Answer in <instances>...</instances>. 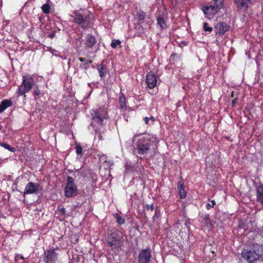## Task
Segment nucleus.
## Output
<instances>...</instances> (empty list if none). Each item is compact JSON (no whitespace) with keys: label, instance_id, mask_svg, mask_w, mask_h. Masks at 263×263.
<instances>
[{"label":"nucleus","instance_id":"obj_1","mask_svg":"<svg viewBox=\"0 0 263 263\" xmlns=\"http://www.w3.org/2000/svg\"><path fill=\"white\" fill-rule=\"evenodd\" d=\"M133 140L136 141V146L134 152L140 155H146L151 149V145L154 142L157 143L158 141L155 137L147 134L135 135Z\"/></svg>","mask_w":263,"mask_h":263},{"label":"nucleus","instance_id":"obj_2","mask_svg":"<svg viewBox=\"0 0 263 263\" xmlns=\"http://www.w3.org/2000/svg\"><path fill=\"white\" fill-rule=\"evenodd\" d=\"M91 115L92 116L91 125L93 126H103L104 121L108 118L107 110L104 107L93 109L91 111Z\"/></svg>","mask_w":263,"mask_h":263},{"label":"nucleus","instance_id":"obj_3","mask_svg":"<svg viewBox=\"0 0 263 263\" xmlns=\"http://www.w3.org/2000/svg\"><path fill=\"white\" fill-rule=\"evenodd\" d=\"M71 16L73 18V22L75 23L80 25L82 28H85L89 26L93 15L88 11H84L82 14L75 12L74 15Z\"/></svg>","mask_w":263,"mask_h":263},{"label":"nucleus","instance_id":"obj_4","mask_svg":"<svg viewBox=\"0 0 263 263\" xmlns=\"http://www.w3.org/2000/svg\"><path fill=\"white\" fill-rule=\"evenodd\" d=\"M34 81L32 77L30 75L23 76V81L22 84L18 86L17 93L19 96H24L25 93L29 92L33 87Z\"/></svg>","mask_w":263,"mask_h":263},{"label":"nucleus","instance_id":"obj_5","mask_svg":"<svg viewBox=\"0 0 263 263\" xmlns=\"http://www.w3.org/2000/svg\"><path fill=\"white\" fill-rule=\"evenodd\" d=\"M106 240L108 245L110 247L111 250L118 249L122 245L121 238L119 234L116 232L108 234L107 236Z\"/></svg>","mask_w":263,"mask_h":263},{"label":"nucleus","instance_id":"obj_6","mask_svg":"<svg viewBox=\"0 0 263 263\" xmlns=\"http://www.w3.org/2000/svg\"><path fill=\"white\" fill-rule=\"evenodd\" d=\"M78 190L74 183V180L72 177L68 176L67 177V183L65 188V195L66 197L70 198L76 196L77 194Z\"/></svg>","mask_w":263,"mask_h":263},{"label":"nucleus","instance_id":"obj_7","mask_svg":"<svg viewBox=\"0 0 263 263\" xmlns=\"http://www.w3.org/2000/svg\"><path fill=\"white\" fill-rule=\"evenodd\" d=\"M42 188L37 182H29L25 186L24 196L27 194H38L41 192Z\"/></svg>","mask_w":263,"mask_h":263},{"label":"nucleus","instance_id":"obj_8","mask_svg":"<svg viewBox=\"0 0 263 263\" xmlns=\"http://www.w3.org/2000/svg\"><path fill=\"white\" fill-rule=\"evenodd\" d=\"M58 257V254L55 252V249L50 248L44 252L43 260L45 263H55Z\"/></svg>","mask_w":263,"mask_h":263},{"label":"nucleus","instance_id":"obj_9","mask_svg":"<svg viewBox=\"0 0 263 263\" xmlns=\"http://www.w3.org/2000/svg\"><path fill=\"white\" fill-rule=\"evenodd\" d=\"M241 255L246 260L252 262L258 258L260 254L255 251L243 250L241 253Z\"/></svg>","mask_w":263,"mask_h":263},{"label":"nucleus","instance_id":"obj_10","mask_svg":"<svg viewBox=\"0 0 263 263\" xmlns=\"http://www.w3.org/2000/svg\"><path fill=\"white\" fill-rule=\"evenodd\" d=\"M152 257L151 251L149 249L142 250L138 255L139 263H149Z\"/></svg>","mask_w":263,"mask_h":263},{"label":"nucleus","instance_id":"obj_11","mask_svg":"<svg viewBox=\"0 0 263 263\" xmlns=\"http://www.w3.org/2000/svg\"><path fill=\"white\" fill-rule=\"evenodd\" d=\"M220 8H221L218 7L217 4H216V5L204 7L203 8L202 10L206 17L210 18L212 17L213 15L217 13L218 10Z\"/></svg>","mask_w":263,"mask_h":263},{"label":"nucleus","instance_id":"obj_12","mask_svg":"<svg viewBox=\"0 0 263 263\" xmlns=\"http://www.w3.org/2000/svg\"><path fill=\"white\" fill-rule=\"evenodd\" d=\"M229 26L226 23L219 22L215 27L216 34L222 35L229 30Z\"/></svg>","mask_w":263,"mask_h":263},{"label":"nucleus","instance_id":"obj_13","mask_svg":"<svg viewBox=\"0 0 263 263\" xmlns=\"http://www.w3.org/2000/svg\"><path fill=\"white\" fill-rule=\"evenodd\" d=\"M146 81L150 89L154 88L157 85V80L156 76L152 72H149L146 77Z\"/></svg>","mask_w":263,"mask_h":263},{"label":"nucleus","instance_id":"obj_14","mask_svg":"<svg viewBox=\"0 0 263 263\" xmlns=\"http://www.w3.org/2000/svg\"><path fill=\"white\" fill-rule=\"evenodd\" d=\"M96 43V37L91 34H88L86 37L85 45L87 48H91Z\"/></svg>","mask_w":263,"mask_h":263},{"label":"nucleus","instance_id":"obj_15","mask_svg":"<svg viewBox=\"0 0 263 263\" xmlns=\"http://www.w3.org/2000/svg\"><path fill=\"white\" fill-rule=\"evenodd\" d=\"M97 69L101 78H104L106 76L107 72V68L104 64V61H102L101 64L97 66Z\"/></svg>","mask_w":263,"mask_h":263},{"label":"nucleus","instance_id":"obj_16","mask_svg":"<svg viewBox=\"0 0 263 263\" xmlns=\"http://www.w3.org/2000/svg\"><path fill=\"white\" fill-rule=\"evenodd\" d=\"M237 7L239 9L248 8L250 4L252 3L251 0H234Z\"/></svg>","mask_w":263,"mask_h":263},{"label":"nucleus","instance_id":"obj_17","mask_svg":"<svg viewBox=\"0 0 263 263\" xmlns=\"http://www.w3.org/2000/svg\"><path fill=\"white\" fill-rule=\"evenodd\" d=\"M12 105L11 100L5 99L3 100L0 104V113L3 112L5 109Z\"/></svg>","mask_w":263,"mask_h":263},{"label":"nucleus","instance_id":"obj_18","mask_svg":"<svg viewBox=\"0 0 263 263\" xmlns=\"http://www.w3.org/2000/svg\"><path fill=\"white\" fill-rule=\"evenodd\" d=\"M178 190L179 191L180 198L184 199L186 197V192L184 188L183 182H179L178 183Z\"/></svg>","mask_w":263,"mask_h":263},{"label":"nucleus","instance_id":"obj_19","mask_svg":"<svg viewBox=\"0 0 263 263\" xmlns=\"http://www.w3.org/2000/svg\"><path fill=\"white\" fill-rule=\"evenodd\" d=\"M257 199L263 205V186H259L257 188Z\"/></svg>","mask_w":263,"mask_h":263},{"label":"nucleus","instance_id":"obj_20","mask_svg":"<svg viewBox=\"0 0 263 263\" xmlns=\"http://www.w3.org/2000/svg\"><path fill=\"white\" fill-rule=\"evenodd\" d=\"M157 25L160 27L161 30L166 27V25L164 20V18L160 16H158L157 18Z\"/></svg>","mask_w":263,"mask_h":263},{"label":"nucleus","instance_id":"obj_21","mask_svg":"<svg viewBox=\"0 0 263 263\" xmlns=\"http://www.w3.org/2000/svg\"><path fill=\"white\" fill-rule=\"evenodd\" d=\"M119 102L121 108H123L126 106V98L123 93H121V96L119 97Z\"/></svg>","mask_w":263,"mask_h":263},{"label":"nucleus","instance_id":"obj_22","mask_svg":"<svg viewBox=\"0 0 263 263\" xmlns=\"http://www.w3.org/2000/svg\"><path fill=\"white\" fill-rule=\"evenodd\" d=\"M203 223L208 228H210L212 226V223L210 219L209 215H206L204 216L203 219Z\"/></svg>","mask_w":263,"mask_h":263},{"label":"nucleus","instance_id":"obj_23","mask_svg":"<svg viewBox=\"0 0 263 263\" xmlns=\"http://www.w3.org/2000/svg\"><path fill=\"white\" fill-rule=\"evenodd\" d=\"M79 60L80 62L84 63V64H83V65L84 66V67L86 69L89 66V65L92 62V61L90 60H86L82 58H79Z\"/></svg>","mask_w":263,"mask_h":263},{"label":"nucleus","instance_id":"obj_24","mask_svg":"<svg viewBox=\"0 0 263 263\" xmlns=\"http://www.w3.org/2000/svg\"><path fill=\"white\" fill-rule=\"evenodd\" d=\"M115 218L116 219L117 222H118L120 225H122L125 223V219L121 216H119L118 214H116L114 215Z\"/></svg>","mask_w":263,"mask_h":263},{"label":"nucleus","instance_id":"obj_25","mask_svg":"<svg viewBox=\"0 0 263 263\" xmlns=\"http://www.w3.org/2000/svg\"><path fill=\"white\" fill-rule=\"evenodd\" d=\"M42 10L44 13L48 14L50 13V6L48 3L45 4L42 6Z\"/></svg>","mask_w":263,"mask_h":263},{"label":"nucleus","instance_id":"obj_26","mask_svg":"<svg viewBox=\"0 0 263 263\" xmlns=\"http://www.w3.org/2000/svg\"><path fill=\"white\" fill-rule=\"evenodd\" d=\"M0 146L12 152H14L15 151V149L14 148L11 147L10 145L6 143H0Z\"/></svg>","mask_w":263,"mask_h":263},{"label":"nucleus","instance_id":"obj_27","mask_svg":"<svg viewBox=\"0 0 263 263\" xmlns=\"http://www.w3.org/2000/svg\"><path fill=\"white\" fill-rule=\"evenodd\" d=\"M121 44V41L119 40H114L111 43V47L112 48H116L118 45Z\"/></svg>","mask_w":263,"mask_h":263},{"label":"nucleus","instance_id":"obj_28","mask_svg":"<svg viewBox=\"0 0 263 263\" xmlns=\"http://www.w3.org/2000/svg\"><path fill=\"white\" fill-rule=\"evenodd\" d=\"M137 18L139 21H143L145 18V13L143 11H140L138 12Z\"/></svg>","mask_w":263,"mask_h":263},{"label":"nucleus","instance_id":"obj_29","mask_svg":"<svg viewBox=\"0 0 263 263\" xmlns=\"http://www.w3.org/2000/svg\"><path fill=\"white\" fill-rule=\"evenodd\" d=\"M203 29L205 31L211 32L212 31V28L208 26L207 23H204L203 24Z\"/></svg>","mask_w":263,"mask_h":263},{"label":"nucleus","instance_id":"obj_30","mask_svg":"<svg viewBox=\"0 0 263 263\" xmlns=\"http://www.w3.org/2000/svg\"><path fill=\"white\" fill-rule=\"evenodd\" d=\"M33 93L36 96H39L41 93V92L39 89V87L37 85L34 87Z\"/></svg>","mask_w":263,"mask_h":263},{"label":"nucleus","instance_id":"obj_31","mask_svg":"<svg viewBox=\"0 0 263 263\" xmlns=\"http://www.w3.org/2000/svg\"><path fill=\"white\" fill-rule=\"evenodd\" d=\"M215 204V201L214 200H212V204L206 203V207L208 209H210V208L213 207Z\"/></svg>","mask_w":263,"mask_h":263},{"label":"nucleus","instance_id":"obj_32","mask_svg":"<svg viewBox=\"0 0 263 263\" xmlns=\"http://www.w3.org/2000/svg\"><path fill=\"white\" fill-rule=\"evenodd\" d=\"M82 152V148L81 146H76V153L78 154H81Z\"/></svg>","mask_w":263,"mask_h":263},{"label":"nucleus","instance_id":"obj_33","mask_svg":"<svg viewBox=\"0 0 263 263\" xmlns=\"http://www.w3.org/2000/svg\"><path fill=\"white\" fill-rule=\"evenodd\" d=\"M145 207L147 210H151V211H153L154 210L153 204H146Z\"/></svg>","mask_w":263,"mask_h":263},{"label":"nucleus","instance_id":"obj_34","mask_svg":"<svg viewBox=\"0 0 263 263\" xmlns=\"http://www.w3.org/2000/svg\"><path fill=\"white\" fill-rule=\"evenodd\" d=\"M59 211L61 213H62L63 215H65L66 213V210L64 208L62 207L59 209Z\"/></svg>","mask_w":263,"mask_h":263},{"label":"nucleus","instance_id":"obj_35","mask_svg":"<svg viewBox=\"0 0 263 263\" xmlns=\"http://www.w3.org/2000/svg\"><path fill=\"white\" fill-rule=\"evenodd\" d=\"M149 120L151 121V124H153L154 122L155 121V119L154 117L151 116L149 118Z\"/></svg>","mask_w":263,"mask_h":263},{"label":"nucleus","instance_id":"obj_36","mask_svg":"<svg viewBox=\"0 0 263 263\" xmlns=\"http://www.w3.org/2000/svg\"><path fill=\"white\" fill-rule=\"evenodd\" d=\"M104 163L105 166H106L108 167H109L110 165V161H107L105 160Z\"/></svg>","mask_w":263,"mask_h":263},{"label":"nucleus","instance_id":"obj_37","mask_svg":"<svg viewBox=\"0 0 263 263\" xmlns=\"http://www.w3.org/2000/svg\"><path fill=\"white\" fill-rule=\"evenodd\" d=\"M144 121H145V123H146V124H149V118H148V117H145V118H144Z\"/></svg>","mask_w":263,"mask_h":263},{"label":"nucleus","instance_id":"obj_38","mask_svg":"<svg viewBox=\"0 0 263 263\" xmlns=\"http://www.w3.org/2000/svg\"><path fill=\"white\" fill-rule=\"evenodd\" d=\"M49 36L50 38H53L54 36V34H51Z\"/></svg>","mask_w":263,"mask_h":263},{"label":"nucleus","instance_id":"obj_39","mask_svg":"<svg viewBox=\"0 0 263 263\" xmlns=\"http://www.w3.org/2000/svg\"><path fill=\"white\" fill-rule=\"evenodd\" d=\"M261 231H262V232H263V226H262V228H261Z\"/></svg>","mask_w":263,"mask_h":263}]
</instances>
